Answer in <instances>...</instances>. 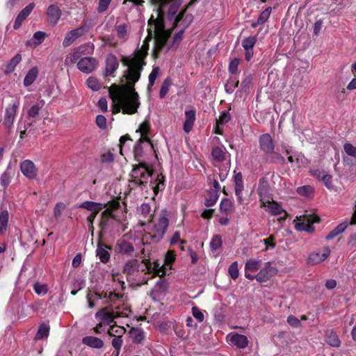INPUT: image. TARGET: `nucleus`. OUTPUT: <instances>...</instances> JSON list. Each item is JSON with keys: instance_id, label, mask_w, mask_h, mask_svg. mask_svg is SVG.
Segmentation results:
<instances>
[{"instance_id": "obj_1", "label": "nucleus", "mask_w": 356, "mask_h": 356, "mask_svg": "<svg viewBox=\"0 0 356 356\" xmlns=\"http://www.w3.org/2000/svg\"><path fill=\"white\" fill-rule=\"evenodd\" d=\"M156 9L148 21V36L140 49L129 56L123 57L122 63L127 68L124 72L126 83L120 88H111L110 96L114 104L113 112L131 115L137 112L140 106L139 96L134 84L139 80L140 72L145 65V58L149 49V40L155 38L153 50L154 58L160 51H167L170 47H177L183 38L187 24L183 23L184 10H179V0H150Z\"/></svg>"}, {"instance_id": "obj_2", "label": "nucleus", "mask_w": 356, "mask_h": 356, "mask_svg": "<svg viewBox=\"0 0 356 356\" xmlns=\"http://www.w3.org/2000/svg\"><path fill=\"white\" fill-rule=\"evenodd\" d=\"M124 302L115 304V311L110 312L107 308H104L96 313L95 318L99 321V325H108L117 317H127L131 310L128 306L124 305Z\"/></svg>"}, {"instance_id": "obj_3", "label": "nucleus", "mask_w": 356, "mask_h": 356, "mask_svg": "<svg viewBox=\"0 0 356 356\" xmlns=\"http://www.w3.org/2000/svg\"><path fill=\"white\" fill-rule=\"evenodd\" d=\"M87 300L88 307L93 308L99 304H117L118 302H124V299L122 296H119L117 293L109 292L105 293L104 297L100 294L95 292L90 291L87 295Z\"/></svg>"}, {"instance_id": "obj_4", "label": "nucleus", "mask_w": 356, "mask_h": 356, "mask_svg": "<svg viewBox=\"0 0 356 356\" xmlns=\"http://www.w3.org/2000/svg\"><path fill=\"white\" fill-rule=\"evenodd\" d=\"M149 129V124L147 122H143L140 124L138 128V131L140 133V138L134 148L135 157L138 161H139V158L142 156V149L143 148V145L146 149H152L153 148V145L147 136Z\"/></svg>"}, {"instance_id": "obj_5", "label": "nucleus", "mask_w": 356, "mask_h": 356, "mask_svg": "<svg viewBox=\"0 0 356 356\" xmlns=\"http://www.w3.org/2000/svg\"><path fill=\"white\" fill-rule=\"evenodd\" d=\"M151 175L150 169L143 162H140L138 165L134 167L131 171V181L138 185H142L148 181Z\"/></svg>"}, {"instance_id": "obj_6", "label": "nucleus", "mask_w": 356, "mask_h": 356, "mask_svg": "<svg viewBox=\"0 0 356 356\" xmlns=\"http://www.w3.org/2000/svg\"><path fill=\"white\" fill-rule=\"evenodd\" d=\"M320 218L317 216L305 215L297 217L295 228L298 231L311 233L314 230V223L318 222Z\"/></svg>"}, {"instance_id": "obj_7", "label": "nucleus", "mask_w": 356, "mask_h": 356, "mask_svg": "<svg viewBox=\"0 0 356 356\" xmlns=\"http://www.w3.org/2000/svg\"><path fill=\"white\" fill-rule=\"evenodd\" d=\"M145 268L143 269L147 273L152 274L154 276L157 275L159 277L164 276L168 270L171 269L170 266L165 265V264H161L158 261L151 262L148 260L143 261Z\"/></svg>"}, {"instance_id": "obj_8", "label": "nucleus", "mask_w": 356, "mask_h": 356, "mask_svg": "<svg viewBox=\"0 0 356 356\" xmlns=\"http://www.w3.org/2000/svg\"><path fill=\"white\" fill-rule=\"evenodd\" d=\"M261 207L273 216H280L281 219L287 217V213L282 209V206L274 200H264L261 198Z\"/></svg>"}, {"instance_id": "obj_9", "label": "nucleus", "mask_w": 356, "mask_h": 356, "mask_svg": "<svg viewBox=\"0 0 356 356\" xmlns=\"http://www.w3.org/2000/svg\"><path fill=\"white\" fill-rule=\"evenodd\" d=\"M277 273V268L273 266L270 262H266L254 277H255L254 280L258 282L262 283L270 280L271 277L275 276Z\"/></svg>"}, {"instance_id": "obj_10", "label": "nucleus", "mask_w": 356, "mask_h": 356, "mask_svg": "<svg viewBox=\"0 0 356 356\" xmlns=\"http://www.w3.org/2000/svg\"><path fill=\"white\" fill-rule=\"evenodd\" d=\"M330 254V250L327 246L311 252L307 261L311 265L318 264L325 261Z\"/></svg>"}, {"instance_id": "obj_11", "label": "nucleus", "mask_w": 356, "mask_h": 356, "mask_svg": "<svg viewBox=\"0 0 356 356\" xmlns=\"http://www.w3.org/2000/svg\"><path fill=\"white\" fill-rule=\"evenodd\" d=\"M262 261L259 259L250 258L248 259L245 264L244 270H245V277L250 280H254L255 275L252 273L257 272L260 270L261 266Z\"/></svg>"}, {"instance_id": "obj_12", "label": "nucleus", "mask_w": 356, "mask_h": 356, "mask_svg": "<svg viewBox=\"0 0 356 356\" xmlns=\"http://www.w3.org/2000/svg\"><path fill=\"white\" fill-rule=\"evenodd\" d=\"M19 106V101L18 99H15L6 109L3 124L8 129H10L13 124Z\"/></svg>"}, {"instance_id": "obj_13", "label": "nucleus", "mask_w": 356, "mask_h": 356, "mask_svg": "<svg viewBox=\"0 0 356 356\" xmlns=\"http://www.w3.org/2000/svg\"><path fill=\"white\" fill-rule=\"evenodd\" d=\"M259 147L266 154H272L275 149V145L271 136L264 134L259 138Z\"/></svg>"}, {"instance_id": "obj_14", "label": "nucleus", "mask_w": 356, "mask_h": 356, "mask_svg": "<svg viewBox=\"0 0 356 356\" xmlns=\"http://www.w3.org/2000/svg\"><path fill=\"white\" fill-rule=\"evenodd\" d=\"M229 343L238 348H245L248 346L249 341L246 336L236 332H232L227 336Z\"/></svg>"}, {"instance_id": "obj_15", "label": "nucleus", "mask_w": 356, "mask_h": 356, "mask_svg": "<svg viewBox=\"0 0 356 356\" xmlns=\"http://www.w3.org/2000/svg\"><path fill=\"white\" fill-rule=\"evenodd\" d=\"M20 169L22 174L28 179H33L37 176L38 170L31 160H25L20 164Z\"/></svg>"}, {"instance_id": "obj_16", "label": "nucleus", "mask_w": 356, "mask_h": 356, "mask_svg": "<svg viewBox=\"0 0 356 356\" xmlns=\"http://www.w3.org/2000/svg\"><path fill=\"white\" fill-rule=\"evenodd\" d=\"M97 65V63L95 58L91 57H85L78 62L77 67L82 72L89 74L95 69Z\"/></svg>"}, {"instance_id": "obj_17", "label": "nucleus", "mask_w": 356, "mask_h": 356, "mask_svg": "<svg viewBox=\"0 0 356 356\" xmlns=\"http://www.w3.org/2000/svg\"><path fill=\"white\" fill-rule=\"evenodd\" d=\"M85 32L83 27H79L72 31H68L63 39V46L67 47L72 44L80 36H81Z\"/></svg>"}, {"instance_id": "obj_18", "label": "nucleus", "mask_w": 356, "mask_h": 356, "mask_svg": "<svg viewBox=\"0 0 356 356\" xmlns=\"http://www.w3.org/2000/svg\"><path fill=\"white\" fill-rule=\"evenodd\" d=\"M169 221L165 214L160 216L159 220L153 227L154 236L163 237L168 227Z\"/></svg>"}, {"instance_id": "obj_19", "label": "nucleus", "mask_w": 356, "mask_h": 356, "mask_svg": "<svg viewBox=\"0 0 356 356\" xmlns=\"http://www.w3.org/2000/svg\"><path fill=\"white\" fill-rule=\"evenodd\" d=\"M211 156L216 165L222 161H225L226 163L229 157V154L224 147H216L213 148Z\"/></svg>"}, {"instance_id": "obj_20", "label": "nucleus", "mask_w": 356, "mask_h": 356, "mask_svg": "<svg viewBox=\"0 0 356 356\" xmlns=\"http://www.w3.org/2000/svg\"><path fill=\"white\" fill-rule=\"evenodd\" d=\"M257 42V38L255 36H249L244 38L242 41V47H243L245 54V59L250 60L253 56L252 49Z\"/></svg>"}, {"instance_id": "obj_21", "label": "nucleus", "mask_w": 356, "mask_h": 356, "mask_svg": "<svg viewBox=\"0 0 356 356\" xmlns=\"http://www.w3.org/2000/svg\"><path fill=\"white\" fill-rule=\"evenodd\" d=\"M46 14L50 22L55 25L60 19L62 12L58 6L52 4L47 8Z\"/></svg>"}, {"instance_id": "obj_22", "label": "nucleus", "mask_w": 356, "mask_h": 356, "mask_svg": "<svg viewBox=\"0 0 356 356\" xmlns=\"http://www.w3.org/2000/svg\"><path fill=\"white\" fill-rule=\"evenodd\" d=\"M35 6V4L33 3H31L29 4L27 6H26L17 15L15 24H14V29H18L20 26L22 25L24 20L29 15V14L33 10V8Z\"/></svg>"}, {"instance_id": "obj_23", "label": "nucleus", "mask_w": 356, "mask_h": 356, "mask_svg": "<svg viewBox=\"0 0 356 356\" xmlns=\"http://www.w3.org/2000/svg\"><path fill=\"white\" fill-rule=\"evenodd\" d=\"M22 57L20 54H17L8 63L3 65V71L5 74H10L13 72L16 66L22 61Z\"/></svg>"}, {"instance_id": "obj_24", "label": "nucleus", "mask_w": 356, "mask_h": 356, "mask_svg": "<svg viewBox=\"0 0 356 356\" xmlns=\"http://www.w3.org/2000/svg\"><path fill=\"white\" fill-rule=\"evenodd\" d=\"M118 65L117 58L113 55H108L106 60L105 76L112 75L118 69Z\"/></svg>"}, {"instance_id": "obj_25", "label": "nucleus", "mask_w": 356, "mask_h": 356, "mask_svg": "<svg viewBox=\"0 0 356 356\" xmlns=\"http://www.w3.org/2000/svg\"><path fill=\"white\" fill-rule=\"evenodd\" d=\"M87 47H90V46H81L74 49L72 52H70L68 55L66 56L65 59V64L70 65L72 63H74L79 58L81 54L83 52V49H86Z\"/></svg>"}, {"instance_id": "obj_26", "label": "nucleus", "mask_w": 356, "mask_h": 356, "mask_svg": "<svg viewBox=\"0 0 356 356\" xmlns=\"http://www.w3.org/2000/svg\"><path fill=\"white\" fill-rule=\"evenodd\" d=\"M79 207L86 209V210L91 211V213L97 214L100 210L106 207V204L95 202L86 201L80 204Z\"/></svg>"}, {"instance_id": "obj_27", "label": "nucleus", "mask_w": 356, "mask_h": 356, "mask_svg": "<svg viewBox=\"0 0 356 356\" xmlns=\"http://www.w3.org/2000/svg\"><path fill=\"white\" fill-rule=\"evenodd\" d=\"M195 120V111L190 110L185 111V121L184 123V130L188 133L192 130Z\"/></svg>"}, {"instance_id": "obj_28", "label": "nucleus", "mask_w": 356, "mask_h": 356, "mask_svg": "<svg viewBox=\"0 0 356 356\" xmlns=\"http://www.w3.org/2000/svg\"><path fill=\"white\" fill-rule=\"evenodd\" d=\"M325 340L330 346L338 348L341 346V341L339 336L332 330H327L325 332Z\"/></svg>"}, {"instance_id": "obj_29", "label": "nucleus", "mask_w": 356, "mask_h": 356, "mask_svg": "<svg viewBox=\"0 0 356 356\" xmlns=\"http://www.w3.org/2000/svg\"><path fill=\"white\" fill-rule=\"evenodd\" d=\"M231 119L230 114L228 111H224L221 113L219 118L216 121V125L215 127V133L218 134H222V126L227 123Z\"/></svg>"}, {"instance_id": "obj_30", "label": "nucleus", "mask_w": 356, "mask_h": 356, "mask_svg": "<svg viewBox=\"0 0 356 356\" xmlns=\"http://www.w3.org/2000/svg\"><path fill=\"white\" fill-rule=\"evenodd\" d=\"M82 342L84 345L92 348H101L104 346V342L102 339L92 336L85 337L83 338Z\"/></svg>"}, {"instance_id": "obj_31", "label": "nucleus", "mask_w": 356, "mask_h": 356, "mask_svg": "<svg viewBox=\"0 0 356 356\" xmlns=\"http://www.w3.org/2000/svg\"><path fill=\"white\" fill-rule=\"evenodd\" d=\"M234 188H235V194L237 197L238 201L241 202L242 201V191L243 190V183L242 175L241 173H237L234 176Z\"/></svg>"}, {"instance_id": "obj_32", "label": "nucleus", "mask_w": 356, "mask_h": 356, "mask_svg": "<svg viewBox=\"0 0 356 356\" xmlns=\"http://www.w3.org/2000/svg\"><path fill=\"white\" fill-rule=\"evenodd\" d=\"M111 248L101 243L98 244L97 249V256L99 258L100 261L103 263H106L110 259V254L108 250Z\"/></svg>"}, {"instance_id": "obj_33", "label": "nucleus", "mask_w": 356, "mask_h": 356, "mask_svg": "<svg viewBox=\"0 0 356 356\" xmlns=\"http://www.w3.org/2000/svg\"><path fill=\"white\" fill-rule=\"evenodd\" d=\"M38 74V69L37 67H33L30 69L24 79V85L27 87L31 86L35 80Z\"/></svg>"}, {"instance_id": "obj_34", "label": "nucleus", "mask_w": 356, "mask_h": 356, "mask_svg": "<svg viewBox=\"0 0 356 356\" xmlns=\"http://www.w3.org/2000/svg\"><path fill=\"white\" fill-rule=\"evenodd\" d=\"M234 210V203L229 199H222L220 204V212L225 214H230Z\"/></svg>"}, {"instance_id": "obj_35", "label": "nucleus", "mask_w": 356, "mask_h": 356, "mask_svg": "<svg viewBox=\"0 0 356 356\" xmlns=\"http://www.w3.org/2000/svg\"><path fill=\"white\" fill-rule=\"evenodd\" d=\"M116 248L122 254H130L134 251L133 246L124 240H119L117 243Z\"/></svg>"}, {"instance_id": "obj_36", "label": "nucleus", "mask_w": 356, "mask_h": 356, "mask_svg": "<svg viewBox=\"0 0 356 356\" xmlns=\"http://www.w3.org/2000/svg\"><path fill=\"white\" fill-rule=\"evenodd\" d=\"M118 38L122 42L127 40L129 38L128 26L126 24H122L115 27Z\"/></svg>"}, {"instance_id": "obj_37", "label": "nucleus", "mask_w": 356, "mask_h": 356, "mask_svg": "<svg viewBox=\"0 0 356 356\" xmlns=\"http://www.w3.org/2000/svg\"><path fill=\"white\" fill-rule=\"evenodd\" d=\"M9 213L6 210L0 212V234L6 232L8 224Z\"/></svg>"}, {"instance_id": "obj_38", "label": "nucleus", "mask_w": 356, "mask_h": 356, "mask_svg": "<svg viewBox=\"0 0 356 356\" xmlns=\"http://www.w3.org/2000/svg\"><path fill=\"white\" fill-rule=\"evenodd\" d=\"M132 341L136 343H140L145 339L144 332L138 328H132L130 331Z\"/></svg>"}, {"instance_id": "obj_39", "label": "nucleus", "mask_w": 356, "mask_h": 356, "mask_svg": "<svg viewBox=\"0 0 356 356\" xmlns=\"http://www.w3.org/2000/svg\"><path fill=\"white\" fill-rule=\"evenodd\" d=\"M271 13V8H267L259 15L257 21L256 22H253L252 24V26L253 28L257 27L258 25L262 24L266 22L269 18L270 14Z\"/></svg>"}, {"instance_id": "obj_40", "label": "nucleus", "mask_w": 356, "mask_h": 356, "mask_svg": "<svg viewBox=\"0 0 356 356\" xmlns=\"http://www.w3.org/2000/svg\"><path fill=\"white\" fill-rule=\"evenodd\" d=\"M44 100H40L38 102H37L35 104L32 106L30 109L28 111V115L29 118H36L41 108L44 106Z\"/></svg>"}, {"instance_id": "obj_41", "label": "nucleus", "mask_w": 356, "mask_h": 356, "mask_svg": "<svg viewBox=\"0 0 356 356\" xmlns=\"http://www.w3.org/2000/svg\"><path fill=\"white\" fill-rule=\"evenodd\" d=\"M219 195L216 190H211L208 193V197H206L204 204L207 207H211L216 204L218 199Z\"/></svg>"}, {"instance_id": "obj_42", "label": "nucleus", "mask_w": 356, "mask_h": 356, "mask_svg": "<svg viewBox=\"0 0 356 356\" xmlns=\"http://www.w3.org/2000/svg\"><path fill=\"white\" fill-rule=\"evenodd\" d=\"M108 333L110 336H113L114 337H122L125 333V329L123 327L113 325L110 327L108 330Z\"/></svg>"}, {"instance_id": "obj_43", "label": "nucleus", "mask_w": 356, "mask_h": 356, "mask_svg": "<svg viewBox=\"0 0 356 356\" xmlns=\"http://www.w3.org/2000/svg\"><path fill=\"white\" fill-rule=\"evenodd\" d=\"M46 33L44 32L37 31L33 34V38L29 43L34 46H38L44 41Z\"/></svg>"}, {"instance_id": "obj_44", "label": "nucleus", "mask_w": 356, "mask_h": 356, "mask_svg": "<svg viewBox=\"0 0 356 356\" xmlns=\"http://www.w3.org/2000/svg\"><path fill=\"white\" fill-rule=\"evenodd\" d=\"M67 208V205L62 202L56 203L54 208V216L56 220H59Z\"/></svg>"}, {"instance_id": "obj_45", "label": "nucleus", "mask_w": 356, "mask_h": 356, "mask_svg": "<svg viewBox=\"0 0 356 356\" xmlns=\"http://www.w3.org/2000/svg\"><path fill=\"white\" fill-rule=\"evenodd\" d=\"M49 332V327L45 324H42L35 335V339L38 340L47 338Z\"/></svg>"}, {"instance_id": "obj_46", "label": "nucleus", "mask_w": 356, "mask_h": 356, "mask_svg": "<svg viewBox=\"0 0 356 356\" xmlns=\"http://www.w3.org/2000/svg\"><path fill=\"white\" fill-rule=\"evenodd\" d=\"M275 236L271 235L268 238L262 239L260 243L264 244L265 248L262 250L264 252H267L270 250H273L275 248V243H274Z\"/></svg>"}, {"instance_id": "obj_47", "label": "nucleus", "mask_w": 356, "mask_h": 356, "mask_svg": "<svg viewBox=\"0 0 356 356\" xmlns=\"http://www.w3.org/2000/svg\"><path fill=\"white\" fill-rule=\"evenodd\" d=\"M87 86L93 91H97L101 88V83L94 76H90L86 81Z\"/></svg>"}, {"instance_id": "obj_48", "label": "nucleus", "mask_w": 356, "mask_h": 356, "mask_svg": "<svg viewBox=\"0 0 356 356\" xmlns=\"http://www.w3.org/2000/svg\"><path fill=\"white\" fill-rule=\"evenodd\" d=\"M138 212L142 215L144 218H148V220H150L152 218L151 214V207L150 205L146 203H143L140 205V207L138 209Z\"/></svg>"}, {"instance_id": "obj_49", "label": "nucleus", "mask_w": 356, "mask_h": 356, "mask_svg": "<svg viewBox=\"0 0 356 356\" xmlns=\"http://www.w3.org/2000/svg\"><path fill=\"white\" fill-rule=\"evenodd\" d=\"M238 266V262L234 261L229 266L228 273L229 277L233 280H236L238 277L239 272Z\"/></svg>"}, {"instance_id": "obj_50", "label": "nucleus", "mask_w": 356, "mask_h": 356, "mask_svg": "<svg viewBox=\"0 0 356 356\" xmlns=\"http://www.w3.org/2000/svg\"><path fill=\"white\" fill-rule=\"evenodd\" d=\"M343 150L347 155L356 158V146L350 143L346 142L343 144Z\"/></svg>"}, {"instance_id": "obj_51", "label": "nucleus", "mask_w": 356, "mask_h": 356, "mask_svg": "<svg viewBox=\"0 0 356 356\" xmlns=\"http://www.w3.org/2000/svg\"><path fill=\"white\" fill-rule=\"evenodd\" d=\"M294 156L295 163L293 164V168H300L307 163L305 157L301 153H296L294 154Z\"/></svg>"}, {"instance_id": "obj_52", "label": "nucleus", "mask_w": 356, "mask_h": 356, "mask_svg": "<svg viewBox=\"0 0 356 356\" xmlns=\"http://www.w3.org/2000/svg\"><path fill=\"white\" fill-rule=\"evenodd\" d=\"M229 160H228L224 165L223 168L219 169V179L221 181H223L227 177L229 171Z\"/></svg>"}, {"instance_id": "obj_53", "label": "nucleus", "mask_w": 356, "mask_h": 356, "mask_svg": "<svg viewBox=\"0 0 356 356\" xmlns=\"http://www.w3.org/2000/svg\"><path fill=\"white\" fill-rule=\"evenodd\" d=\"M33 289L35 293H37L39 296H44L48 291L47 286L45 284H42L40 282L35 283L34 284Z\"/></svg>"}, {"instance_id": "obj_54", "label": "nucleus", "mask_w": 356, "mask_h": 356, "mask_svg": "<svg viewBox=\"0 0 356 356\" xmlns=\"http://www.w3.org/2000/svg\"><path fill=\"white\" fill-rule=\"evenodd\" d=\"M222 245V239L221 237L219 235H215L211 242H210V247L212 250H216Z\"/></svg>"}, {"instance_id": "obj_55", "label": "nucleus", "mask_w": 356, "mask_h": 356, "mask_svg": "<svg viewBox=\"0 0 356 356\" xmlns=\"http://www.w3.org/2000/svg\"><path fill=\"white\" fill-rule=\"evenodd\" d=\"M159 67H154L149 75L148 88L152 87L154 84L155 80L156 79V78L159 75Z\"/></svg>"}, {"instance_id": "obj_56", "label": "nucleus", "mask_w": 356, "mask_h": 356, "mask_svg": "<svg viewBox=\"0 0 356 356\" xmlns=\"http://www.w3.org/2000/svg\"><path fill=\"white\" fill-rule=\"evenodd\" d=\"M170 85H171V81H170V79H166L163 81V84L161 86V88L160 89V92H159L160 97L161 98L164 97L166 95V94L169 91V88H170Z\"/></svg>"}, {"instance_id": "obj_57", "label": "nucleus", "mask_w": 356, "mask_h": 356, "mask_svg": "<svg viewBox=\"0 0 356 356\" xmlns=\"http://www.w3.org/2000/svg\"><path fill=\"white\" fill-rule=\"evenodd\" d=\"M138 265L137 260H131L127 262L124 267V270L127 273L129 274L132 273Z\"/></svg>"}, {"instance_id": "obj_58", "label": "nucleus", "mask_w": 356, "mask_h": 356, "mask_svg": "<svg viewBox=\"0 0 356 356\" xmlns=\"http://www.w3.org/2000/svg\"><path fill=\"white\" fill-rule=\"evenodd\" d=\"M321 180L323 181L325 186L330 190L334 188V185L332 184V177L330 175L327 173L323 174L322 176Z\"/></svg>"}, {"instance_id": "obj_59", "label": "nucleus", "mask_w": 356, "mask_h": 356, "mask_svg": "<svg viewBox=\"0 0 356 356\" xmlns=\"http://www.w3.org/2000/svg\"><path fill=\"white\" fill-rule=\"evenodd\" d=\"M287 323L293 327H300L302 326L300 321L293 315L287 317Z\"/></svg>"}, {"instance_id": "obj_60", "label": "nucleus", "mask_w": 356, "mask_h": 356, "mask_svg": "<svg viewBox=\"0 0 356 356\" xmlns=\"http://www.w3.org/2000/svg\"><path fill=\"white\" fill-rule=\"evenodd\" d=\"M297 192L301 195H309L312 193L313 188L310 186H303L298 188Z\"/></svg>"}, {"instance_id": "obj_61", "label": "nucleus", "mask_w": 356, "mask_h": 356, "mask_svg": "<svg viewBox=\"0 0 356 356\" xmlns=\"http://www.w3.org/2000/svg\"><path fill=\"white\" fill-rule=\"evenodd\" d=\"M192 314L194 318H195L199 322L204 321V316L203 312L198 309L197 307H192Z\"/></svg>"}, {"instance_id": "obj_62", "label": "nucleus", "mask_w": 356, "mask_h": 356, "mask_svg": "<svg viewBox=\"0 0 356 356\" xmlns=\"http://www.w3.org/2000/svg\"><path fill=\"white\" fill-rule=\"evenodd\" d=\"M239 62H240V60L238 58H234L230 61L229 66V70L231 74H234L238 72Z\"/></svg>"}, {"instance_id": "obj_63", "label": "nucleus", "mask_w": 356, "mask_h": 356, "mask_svg": "<svg viewBox=\"0 0 356 356\" xmlns=\"http://www.w3.org/2000/svg\"><path fill=\"white\" fill-rule=\"evenodd\" d=\"M238 84V81L230 79L225 85V89L227 92H232L234 89L237 87Z\"/></svg>"}, {"instance_id": "obj_64", "label": "nucleus", "mask_w": 356, "mask_h": 356, "mask_svg": "<svg viewBox=\"0 0 356 356\" xmlns=\"http://www.w3.org/2000/svg\"><path fill=\"white\" fill-rule=\"evenodd\" d=\"M111 0H99L97 11L103 13L106 11L111 3Z\"/></svg>"}]
</instances>
